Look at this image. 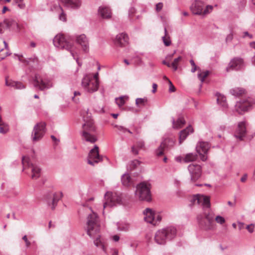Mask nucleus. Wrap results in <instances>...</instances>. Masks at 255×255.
Masks as SVG:
<instances>
[{"label":"nucleus","instance_id":"f257e3e1","mask_svg":"<svg viewBox=\"0 0 255 255\" xmlns=\"http://www.w3.org/2000/svg\"><path fill=\"white\" fill-rule=\"evenodd\" d=\"M192 202L194 204H197L203 206V213L197 217L200 227L205 230L212 229L213 227L214 215L210 211V197L203 195L197 194L193 197Z\"/></svg>","mask_w":255,"mask_h":255},{"label":"nucleus","instance_id":"f03ea898","mask_svg":"<svg viewBox=\"0 0 255 255\" xmlns=\"http://www.w3.org/2000/svg\"><path fill=\"white\" fill-rule=\"evenodd\" d=\"M86 230L87 234L92 238H95L94 241V245L106 251L105 244L101 239L100 235V225L97 215L92 212L87 217Z\"/></svg>","mask_w":255,"mask_h":255},{"label":"nucleus","instance_id":"7ed1b4c3","mask_svg":"<svg viewBox=\"0 0 255 255\" xmlns=\"http://www.w3.org/2000/svg\"><path fill=\"white\" fill-rule=\"evenodd\" d=\"M88 111L89 110L87 109L82 112V115L85 123L82 126V135L86 141L94 143L97 138L92 134V132L96 131V127L91 118V114H89Z\"/></svg>","mask_w":255,"mask_h":255},{"label":"nucleus","instance_id":"20e7f679","mask_svg":"<svg viewBox=\"0 0 255 255\" xmlns=\"http://www.w3.org/2000/svg\"><path fill=\"white\" fill-rule=\"evenodd\" d=\"M177 233L176 229L172 226L158 230L154 235V241L159 245H165L167 241L174 239Z\"/></svg>","mask_w":255,"mask_h":255},{"label":"nucleus","instance_id":"39448f33","mask_svg":"<svg viewBox=\"0 0 255 255\" xmlns=\"http://www.w3.org/2000/svg\"><path fill=\"white\" fill-rule=\"evenodd\" d=\"M213 7L211 5H205L204 2L200 0H195L191 4L190 9L195 15L205 16L210 13Z\"/></svg>","mask_w":255,"mask_h":255},{"label":"nucleus","instance_id":"423d86ee","mask_svg":"<svg viewBox=\"0 0 255 255\" xmlns=\"http://www.w3.org/2000/svg\"><path fill=\"white\" fill-rule=\"evenodd\" d=\"M136 195L140 200L150 201L151 199L150 184L142 182L138 184L136 187Z\"/></svg>","mask_w":255,"mask_h":255},{"label":"nucleus","instance_id":"0eeeda50","mask_svg":"<svg viewBox=\"0 0 255 255\" xmlns=\"http://www.w3.org/2000/svg\"><path fill=\"white\" fill-rule=\"evenodd\" d=\"M54 46L61 49H65L69 51L71 55L74 56V54L71 51L72 45L69 43L63 34H59L56 35L53 40Z\"/></svg>","mask_w":255,"mask_h":255},{"label":"nucleus","instance_id":"6e6552de","mask_svg":"<svg viewBox=\"0 0 255 255\" xmlns=\"http://www.w3.org/2000/svg\"><path fill=\"white\" fill-rule=\"evenodd\" d=\"M255 104L254 99L249 97L237 102L235 105V110L240 114L250 110Z\"/></svg>","mask_w":255,"mask_h":255},{"label":"nucleus","instance_id":"1a4fd4ad","mask_svg":"<svg viewBox=\"0 0 255 255\" xmlns=\"http://www.w3.org/2000/svg\"><path fill=\"white\" fill-rule=\"evenodd\" d=\"M46 126L45 122H40L36 124L31 133V138L33 142L40 140L46 132Z\"/></svg>","mask_w":255,"mask_h":255},{"label":"nucleus","instance_id":"9d476101","mask_svg":"<svg viewBox=\"0 0 255 255\" xmlns=\"http://www.w3.org/2000/svg\"><path fill=\"white\" fill-rule=\"evenodd\" d=\"M22 164L23 166V169L25 167L31 168V178L33 179H37L40 177L41 175V169L39 166L32 164L30 162V159L28 157L23 156L22 158Z\"/></svg>","mask_w":255,"mask_h":255},{"label":"nucleus","instance_id":"9b49d317","mask_svg":"<svg viewBox=\"0 0 255 255\" xmlns=\"http://www.w3.org/2000/svg\"><path fill=\"white\" fill-rule=\"evenodd\" d=\"M99 80H91V77L86 75L82 81V86L89 93H93L98 90L99 88Z\"/></svg>","mask_w":255,"mask_h":255},{"label":"nucleus","instance_id":"f8f14e48","mask_svg":"<svg viewBox=\"0 0 255 255\" xmlns=\"http://www.w3.org/2000/svg\"><path fill=\"white\" fill-rule=\"evenodd\" d=\"M105 203L104 204V208L107 206H113L117 204H122V198L121 196L117 193L107 192L105 195Z\"/></svg>","mask_w":255,"mask_h":255},{"label":"nucleus","instance_id":"ddd939ff","mask_svg":"<svg viewBox=\"0 0 255 255\" xmlns=\"http://www.w3.org/2000/svg\"><path fill=\"white\" fill-rule=\"evenodd\" d=\"M33 81L34 82V87L38 88L41 91L49 89L52 86V83L49 80L43 79L38 74L35 75Z\"/></svg>","mask_w":255,"mask_h":255},{"label":"nucleus","instance_id":"4468645a","mask_svg":"<svg viewBox=\"0 0 255 255\" xmlns=\"http://www.w3.org/2000/svg\"><path fill=\"white\" fill-rule=\"evenodd\" d=\"M175 141V140L173 138H165L156 150V155L158 156L162 155L165 150H167L174 145Z\"/></svg>","mask_w":255,"mask_h":255},{"label":"nucleus","instance_id":"2eb2a0df","mask_svg":"<svg viewBox=\"0 0 255 255\" xmlns=\"http://www.w3.org/2000/svg\"><path fill=\"white\" fill-rule=\"evenodd\" d=\"M87 160L88 163L93 166L102 161V157L99 155V147L97 145H95L94 147L90 151Z\"/></svg>","mask_w":255,"mask_h":255},{"label":"nucleus","instance_id":"dca6fc26","mask_svg":"<svg viewBox=\"0 0 255 255\" xmlns=\"http://www.w3.org/2000/svg\"><path fill=\"white\" fill-rule=\"evenodd\" d=\"M188 170L191 176L192 182L196 181L201 176L202 167L198 164H190L188 166Z\"/></svg>","mask_w":255,"mask_h":255},{"label":"nucleus","instance_id":"f3484780","mask_svg":"<svg viewBox=\"0 0 255 255\" xmlns=\"http://www.w3.org/2000/svg\"><path fill=\"white\" fill-rule=\"evenodd\" d=\"M245 66L244 60L241 58L235 57L231 60L226 68L227 71L230 70H239Z\"/></svg>","mask_w":255,"mask_h":255},{"label":"nucleus","instance_id":"a211bd4d","mask_svg":"<svg viewBox=\"0 0 255 255\" xmlns=\"http://www.w3.org/2000/svg\"><path fill=\"white\" fill-rule=\"evenodd\" d=\"M209 149V143L206 142H200L196 146L197 152L199 154L200 159L203 161H206L207 157L206 154Z\"/></svg>","mask_w":255,"mask_h":255},{"label":"nucleus","instance_id":"6ab92c4d","mask_svg":"<svg viewBox=\"0 0 255 255\" xmlns=\"http://www.w3.org/2000/svg\"><path fill=\"white\" fill-rule=\"evenodd\" d=\"M246 122L245 121L241 122L238 123L234 135L240 140H243V138L246 135Z\"/></svg>","mask_w":255,"mask_h":255},{"label":"nucleus","instance_id":"aec40b11","mask_svg":"<svg viewBox=\"0 0 255 255\" xmlns=\"http://www.w3.org/2000/svg\"><path fill=\"white\" fill-rule=\"evenodd\" d=\"M77 43L80 45L83 50L87 52L89 50V40L85 34H81L76 37Z\"/></svg>","mask_w":255,"mask_h":255},{"label":"nucleus","instance_id":"412c9836","mask_svg":"<svg viewBox=\"0 0 255 255\" xmlns=\"http://www.w3.org/2000/svg\"><path fill=\"white\" fill-rule=\"evenodd\" d=\"M128 37L127 34L120 33L117 35L115 40V44L117 46L123 47L128 43Z\"/></svg>","mask_w":255,"mask_h":255},{"label":"nucleus","instance_id":"4be33fe9","mask_svg":"<svg viewBox=\"0 0 255 255\" xmlns=\"http://www.w3.org/2000/svg\"><path fill=\"white\" fill-rule=\"evenodd\" d=\"M143 214L145 221L154 225H156V222H155V214L151 209L146 208L143 212Z\"/></svg>","mask_w":255,"mask_h":255},{"label":"nucleus","instance_id":"5701e85b","mask_svg":"<svg viewBox=\"0 0 255 255\" xmlns=\"http://www.w3.org/2000/svg\"><path fill=\"white\" fill-rule=\"evenodd\" d=\"M64 6L73 9H78L81 5L80 0H59Z\"/></svg>","mask_w":255,"mask_h":255},{"label":"nucleus","instance_id":"b1692460","mask_svg":"<svg viewBox=\"0 0 255 255\" xmlns=\"http://www.w3.org/2000/svg\"><path fill=\"white\" fill-rule=\"evenodd\" d=\"M99 15L103 18L109 19L111 17V9L107 6H100L98 9Z\"/></svg>","mask_w":255,"mask_h":255},{"label":"nucleus","instance_id":"393cba45","mask_svg":"<svg viewBox=\"0 0 255 255\" xmlns=\"http://www.w3.org/2000/svg\"><path fill=\"white\" fill-rule=\"evenodd\" d=\"M53 8L58 13L59 19L63 22H66L67 20V15L64 11L63 8L59 4L54 5Z\"/></svg>","mask_w":255,"mask_h":255},{"label":"nucleus","instance_id":"a878e982","mask_svg":"<svg viewBox=\"0 0 255 255\" xmlns=\"http://www.w3.org/2000/svg\"><path fill=\"white\" fill-rule=\"evenodd\" d=\"M193 131V129L190 126L187 127L185 129L181 130L179 134V142L181 143L185 139L189 133H192Z\"/></svg>","mask_w":255,"mask_h":255},{"label":"nucleus","instance_id":"bb28decb","mask_svg":"<svg viewBox=\"0 0 255 255\" xmlns=\"http://www.w3.org/2000/svg\"><path fill=\"white\" fill-rule=\"evenodd\" d=\"M5 85L9 87H14L17 89H22L25 88L24 85L20 82L8 81V77H5Z\"/></svg>","mask_w":255,"mask_h":255},{"label":"nucleus","instance_id":"cd10ccee","mask_svg":"<svg viewBox=\"0 0 255 255\" xmlns=\"http://www.w3.org/2000/svg\"><path fill=\"white\" fill-rule=\"evenodd\" d=\"M62 196V193H55L53 194V199L51 203H48V205L51 206L52 210H54L55 207L57 206V202L60 198Z\"/></svg>","mask_w":255,"mask_h":255},{"label":"nucleus","instance_id":"c85d7f7f","mask_svg":"<svg viewBox=\"0 0 255 255\" xmlns=\"http://www.w3.org/2000/svg\"><path fill=\"white\" fill-rule=\"evenodd\" d=\"M122 184L125 186H129L132 184V180L128 174H124L121 178Z\"/></svg>","mask_w":255,"mask_h":255},{"label":"nucleus","instance_id":"c756f323","mask_svg":"<svg viewBox=\"0 0 255 255\" xmlns=\"http://www.w3.org/2000/svg\"><path fill=\"white\" fill-rule=\"evenodd\" d=\"M217 103L221 105L224 108H227V103L226 102V98L223 95L219 93L216 94Z\"/></svg>","mask_w":255,"mask_h":255},{"label":"nucleus","instance_id":"7c9ffc66","mask_svg":"<svg viewBox=\"0 0 255 255\" xmlns=\"http://www.w3.org/2000/svg\"><path fill=\"white\" fill-rule=\"evenodd\" d=\"M172 122L174 128H181L185 123L184 119L182 117L179 118L176 121H175L174 119L173 118Z\"/></svg>","mask_w":255,"mask_h":255},{"label":"nucleus","instance_id":"2f4dec72","mask_svg":"<svg viewBox=\"0 0 255 255\" xmlns=\"http://www.w3.org/2000/svg\"><path fill=\"white\" fill-rule=\"evenodd\" d=\"M148 103V99L146 97L143 98H137L135 100V105L137 107L143 108L146 106Z\"/></svg>","mask_w":255,"mask_h":255},{"label":"nucleus","instance_id":"473e14b6","mask_svg":"<svg viewBox=\"0 0 255 255\" xmlns=\"http://www.w3.org/2000/svg\"><path fill=\"white\" fill-rule=\"evenodd\" d=\"M245 93V90L242 88L236 87L230 90V93L236 97H239Z\"/></svg>","mask_w":255,"mask_h":255},{"label":"nucleus","instance_id":"72a5a7b5","mask_svg":"<svg viewBox=\"0 0 255 255\" xmlns=\"http://www.w3.org/2000/svg\"><path fill=\"white\" fill-rule=\"evenodd\" d=\"M197 158V154L193 153H187L183 158V161L185 163L195 161Z\"/></svg>","mask_w":255,"mask_h":255},{"label":"nucleus","instance_id":"f704fd0d","mask_svg":"<svg viewBox=\"0 0 255 255\" xmlns=\"http://www.w3.org/2000/svg\"><path fill=\"white\" fill-rule=\"evenodd\" d=\"M22 62L31 66H36L38 63V59L36 57L25 59L22 61Z\"/></svg>","mask_w":255,"mask_h":255},{"label":"nucleus","instance_id":"c9c22d12","mask_svg":"<svg viewBox=\"0 0 255 255\" xmlns=\"http://www.w3.org/2000/svg\"><path fill=\"white\" fill-rule=\"evenodd\" d=\"M3 23L7 28H10L12 25H17L16 21L11 18H6L3 20Z\"/></svg>","mask_w":255,"mask_h":255},{"label":"nucleus","instance_id":"e433bc0d","mask_svg":"<svg viewBox=\"0 0 255 255\" xmlns=\"http://www.w3.org/2000/svg\"><path fill=\"white\" fill-rule=\"evenodd\" d=\"M209 71H203L198 74V77L201 82L203 83L205 79L209 75Z\"/></svg>","mask_w":255,"mask_h":255},{"label":"nucleus","instance_id":"4c0bfd02","mask_svg":"<svg viewBox=\"0 0 255 255\" xmlns=\"http://www.w3.org/2000/svg\"><path fill=\"white\" fill-rule=\"evenodd\" d=\"M164 32L165 35L162 37L163 42L164 45L166 46H168L171 44V41L169 39V37H166V35L167 33V29L166 27L164 28Z\"/></svg>","mask_w":255,"mask_h":255},{"label":"nucleus","instance_id":"58836bf2","mask_svg":"<svg viewBox=\"0 0 255 255\" xmlns=\"http://www.w3.org/2000/svg\"><path fill=\"white\" fill-rule=\"evenodd\" d=\"M181 56H179L177 58H175L173 62L171 63L172 67L173 68L174 71H176L177 70L178 63L181 60Z\"/></svg>","mask_w":255,"mask_h":255},{"label":"nucleus","instance_id":"ea45409f","mask_svg":"<svg viewBox=\"0 0 255 255\" xmlns=\"http://www.w3.org/2000/svg\"><path fill=\"white\" fill-rule=\"evenodd\" d=\"M140 162L138 160H134L131 161L130 164V168L131 169L133 170L137 168L139 165Z\"/></svg>","mask_w":255,"mask_h":255},{"label":"nucleus","instance_id":"a19ab883","mask_svg":"<svg viewBox=\"0 0 255 255\" xmlns=\"http://www.w3.org/2000/svg\"><path fill=\"white\" fill-rule=\"evenodd\" d=\"M115 100L117 105L120 107L123 106L125 103L123 97L117 98H116Z\"/></svg>","mask_w":255,"mask_h":255},{"label":"nucleus","instance_id":"79ce46f5","mask_svg":"<svg viewBox=\"0 0 255 255\" xmlns=\"http://www.w3.org/2000/svg\"><path fill=\"white\" fill-rule=\"evenodd\" d=\"M215 220L218 223L220 224H223L225 222V219L221 216H217L215 218Z\"/></svg>","mask_w":255,"mask_h":255},{"label":"nucleus","instance_id":"37998d69","mask_svg":"<svg viewBox=\"0 0 255 255\" xmlns=\"http://www.w3.org/2000/svg\"><path fill=\"white\" fill-rule=\"evenodd\" d=\"M190 63L191 65L192 66V68L191 69V71L192 73H194L197 70V66H196V64H195V62H194L193 60L191 59L190 60Z\"/></svg>","mask_w":255,"mask_h":255},{"label":"nucleus","instance_id":"c03bdc74","mask_svg":"<svg viewBox=\"0 0 255 255\" xmlns=\"http://www.w3.org/2000/svg\"><path fill=\"white\" fill-rule=\"evenodd\" d=\"M233 36H234V35H233V33L232 32H231L230 34H229L226 38V42H231L232 41V40H233Z\"/></svg>","mask_w":255,"mask_h":255},{"label":"nucleus","instance_id":"a18cd8bd","mask_svg":"<svg viewBox=\"0 0 255 255\" xmlns=\"http://www.w3.org/2000/svg\"><path fill=\"white\" fill-rule=\"evenodd\" d=\"M115 127L117 128L118 130L122 131L123 132H125L127 131V130H128V128H125L123 126H121L115 125Z\"/></svg>","mask_w":255,"mask_h":255},{"label":"nucleus","instance_id":"49530a36","mask_svg":"<svg viewBox=\"0 0 255 255\" xmlns=\"http://www.w3.org/2000/svg\"><path fill=\"white\" fill-rule=\"evenodd\" d=\"M168 82H169V91L170 92H174L175 91V87L174 86V85L172 84V83H171V82L168 80Z\"/></svg>","mask_w":255,"mask_h":255},{"label":"nucleus","instance_id":"de8ad7c7","mask_svg":"<svg viewBox=\"0 0 255 255\" xmlns=\"http://www.w3.org/2000/svg\"><path fill=\"white\" fill-rule=\"evenodd\" d=\"M163 3L162 2H158L156 4V10L157 12L160 11L163 7Z\"/></svg>","mask_w":255,"mask_h":255},{"label":"nucleus","instance_id":"09e8293b","mask_svg":"<svg viewBox=\"0 0 255 255\" xmlns=\"http://www.w3.org/2000/svg\"><path fill=\"white\" fill-rule=\"evenodd\" d=\"M22 239L24 241L25 243V244H26V247L27 248H28L30 245H31V243L27 239V236L26 235H24L23 237H22Z\"/></svg>","mask_w":255,"mask_h":255},{"label":"nucleus","instance_id":"8fccbe9b","mask_svg":"<svg viewBox=\"0 0 255 255\" xmlns=\"http://www.w3.org/2000/svg\"><path fill=\"white\" fill-rule=\"evenodd\" d=\"M243 34V38H245L246 36H248L250 39H252L253 38V35L250 34L248 31L244 32Z\"/></svg>","mask_w":255,"mask_h":255},{"label":"nucleus","instance_id":"3c124183","mask_svg":"<svg viewBox=\"0 0 255 255\" xmlns=\"http://www.w3.org/2000/svg\"><path fill=\"white\" fill-rule=\"evenodd\" d=\"M246 228L249 232L252 233L253 232L254 226L253 224L247 225Z\"/></svg>","mask_w":255,"mask_h":255},{"label":"nucleus","instance_id":"603ef678","mask_svg":"<svg viewBox=\"0 0 255 255\" xmlns=\"http://www.w3.org/2000/svg\"><path fill=\"white\" fill-rule=\"evenodd\" d=\"M144 145V142L142 141H138L137 142V147L138 149L142 148Z\"/></svg>","mask_w":255,"mask_h":255},{"label":"nucleus","instance_id":"864d4df0","mask_svg":"<svg viewBox=\"0 0 255 255\" xmlns=\"http://www.w3.org/2000/svg\"><path fill=\"white\" fill-rule=\"evenodd\" d=\"M161 220V217L159 215H155V222H156V224Z\"/></svg>","mask_w":255,"mask_h":255},{"label":"nucleus","instance_id":"5fc2aeb1","mask_svg":"<svg viewBox=\"0 0 255 255\" xmlns=\"http://www.w3.org/2000/svg\"><path fill=\"white\" fill-rule=\"evenodd\" d=\"M183 158L181 156H176L175 157V160L178 162H181L183 161Z\"/></svg>","mask_w":255,"mask_h":255},{"label":"nucleus","instance_id":"6e6d98bb","mask_svg":"<svg viewBox=\"0 0 255 255\" xmlns=\"http://www.w3.org/2000/svg\"><path fill=\"white\" fill-rule=\"evenodd\" d=\"M80 93L78 91H75L74 93V96L73 97V100L75 101V102H77V100L75 99V96L78 95H80Z\"/></svg>","mask_w":255,"mask_h":255},{"label":"nucleus","instance_id":"4d7b16f0","mask_svg":"<svg viewBox=\"0 0 255 255\" xmlns=\"http://www.w3.org/2000/svg\"><path fill=\"white\" fill-rule=\"evenodd\" d=\"M131 151L135 155H137L138 153V150L135 148L134 146L131 147Z\"/></svg>","mask_w":255,"mask_h":255},{"label":"nucleus","instance_id":"13d9d810","mask_svg":"<svg viewBox=\"0 0 255 255\" xmlns=\"http://www.w3.org/2000/svg\"><path fill=\"white\" fill-rule=\"evenodd\" d=\"M157 85L155 83H153L152 84V93H155V92L156 91V90H157Z\"/></svg>","mask_w":255,"mask_h":255},{"label":"nucleus","instance_id":"bf43d9fd","mask_svg":"<svg viewBox=\"0 0 255 255\" xmlns=\"http://www.w3.org/2000/svg\"><path fill=\"white\" fill-rule=\"evenodd\" d=\"M247 179V174H245L241 178V181L242 182H245L246 181Z\"/></svg>","mask_w":255,"mask_h":255},{"label":"nucleus","instance_id":"052dcab7","mask_svg":"<svg viewBox=\"0 0 255 255\" xmlns=\"http://www.w3.org/2000/svg\"><path fill=\"white\" fill-rule=\"evenodd\" d=\"M9 51H7V52L5 53L4 55H3V56H2V57H1V60H3L4 59L6 56H9L10 55V53L8 52Z\"/></svg>","mask_w":255,"mask_h":255},{"label":"nucleus","instance_id":"680f3d73","mask_svg":"<svg viewBox=\"0 0 255 255\" xmlns=\"http://www.w3.org/2000/svg\"><path fill=\"white\" fill-rule=\"evenodd\" d=\"M7 129H4L3 127H0V133H5L6 132Z\"/></svg>","mask_w":255,"mask_h":255},{"label":"nucleus","instance_id":"e2e57ef3","mask_svg":"<svg viewBox=\"0 0 255 255\" xmlns=\"http://www.w3.org/2000/svg\"><path fill=\"white\" fill-rule=\"evenodd\" d=\"M162 63L164 65H166L168 67H172L171 64H170L169 62H166V61L164 60L162 61Z\"/></svg>","mask_w":255,"mask_h":255},{"label":"nucleus","instance_id":"0e129e2a","mask_svg":"<svg viewBox=\"0 0 255 255\" xmlns=\"http://www.w3.org/2000/svg\"><path fill=\"white\" fill-rule=\"evenodd\" d=\"M113 240L115 242H117L119 240L120 237L118 235H115L113 237Z\"/></svg>","mask_w":255,"mask_h":255},{"label":"nucleus","instance_id":"69168bd1","mask_svg":"<svg viewBox=\"0 0 255 255\" xmlns=\"http://www.w3.org/2000/svg\"><path fill=\"white\" fill-rule=\"evenodd\" d=\"M3 44L4 45V48L5 49L7 50V51H9V48H8V44L5 41H3Z\"/></svg>","mask_w":255,"mask_h":255},{"label":"nucleus","instance_id":"338daca9","mask_svg":"<svg viewBox=\"0 0 255 255\" xmlns=\"http://www.w3.org/2000/svg\"><path fill=\"white\" fill-rule=\"evenodd\" d=\"M51 138H52V139L53 141H55V142H58L59 141V139H57V138H56V137L55 136L53 135H52L51 136Z\"/></svg>","mask_w":255,"mask_h":255},{"label":"nucleus","instance_id":"774afa93","mask_svg":"<svg viewBox=\"0 0 255 255\" xmlns=\"http://www.w3.org/2000/svg\"><path fill=\"white\" fill-rule=\"evenodd\" d=\"M129 228V225H126L125 227H123V230H124L125 231H127L128 230Z\"/></svg>","mask_w":255,"mask_h":255}]
</instances>
